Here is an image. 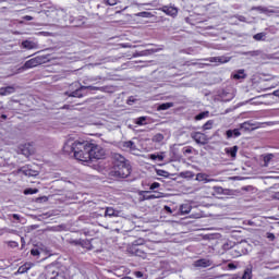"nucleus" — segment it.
Wrapping results in <instances>:
<instances>
[{"label": "nucleus", "mask_w": 279, "mask_h": 279, "mask_svg": "<svg viewBox=\"0 0 279 279\" xmlns=\"http://www.w3.org/2000/svg\"><path fill=\"white\" fill-rule=\"evenodd\" d=\"M165 210H167V213H171V207L165 206Z\"/></svg>", "instance_id": "obj_44"}, {"label": "nucleus", "mask_w": 279, "mask_h": 279, "mask_svg": "<svg viewBox=\"0 0 279 279\" xmlns=\"http://www.w3.org/2000/svg\"><path fill=\"white\" fill-rule=\"evenodd\" d=\"M94 90L95 87L93 86H82L80 89H76L75 92H72L71 97H82V90Z\"/></svg>", "instance_id": "obj_14"}, {"label": "nucleus", "mask_w": 279, "mask_h": 279, "mask_svg": "<svg viewBox=\"0 0 279 279\" xmlns=\"http://www.w3.org/2000/svg\"><path fill=\"white\" fill-rule=\"evenodd\" d=\"M167 173H168V172L165 171V170H158V171H157V174H158V175H167Z\"/></svg>", "instance_id": "obj_37"}, {"label": "nucleus", "mask_w": 279, "mask_h": 279, "mask_svg": "<svg viewBox=\"0 0 279 279\" xmlns=\"http://www.w3.org/2000/svg\"><path fill=\"white\" fill-rule=\"evenodd\" d=\"M155 189H160V183L154 182V183L150 185V191H155Z\"/></svg>", "instance_id": "obj_32"}, {"label": "nucleus", "mask_w": 279, "mask_h": 279, "mask_svg": "<svg viewBox=\"0 0 279 279\" xmlns=\"http://www.w3.org/2000/svg\"><path fill=\"white\" fill-rule=\"evenodd\" d=\"M197 182H204L205 184H208V182H216L217 180L210 179L208 174L206 173H197L196 174Z\"/></svg>", "instance_id": "obj_9"}, {"label": "nucleus", "mask_w": 279, "mask_h": 279, "mask_svg": "<svg viewBox=\"0 0 279 279\" xmlns=\"http://www.w3.org/2000/svg\"><path fill=\"white\" fill-rule=\"evenodd\" d=\"M63 151L69 156L73 154L74 158L81 162H90V160H102V158H106V150L101 146L73 138L66 140L63 145Z\"/></svg>", "instance_id": "obj_1"}, {"label": "nucleus", "mask_w": 279, "mask_h": 279, "mask_svg": "<svg viewBox=\"0 0 279 279\" xmlns=\"http://www.w3.org/2000/svg\"><path fill=\"white\" fill-rule=\"evenodd\" d=\"M231 77L233 80H245V77H247V74L245 73V70H236L232 72Z\"/></svg>", "instance_id": "obj_10"}, {"label": "nucleus", "mask_w": 279, "mask_h": 279, "mask_svg": "<svg viewBox=\"0 0 279 279\" xmlns=\"http://www.w3.org/2000/svg\"><path fill=\"white\" fill-rule=\"evenodd\" d=\"M157 160H159V162H162V160H165V156H162V155H157Z\"/></svg>", "instance_id": "obj_39"}, {"label": "nucleus", "mask_w": 279, "mask_h": 279, "mask_svg": "<svg viewBox=\"0 0 279 279\" xmlns=\"http://www.w3.org/2000/svg\"><path fill=\"white\" fill-rule=\"evenodd\" d=\"M149 191H141L140 195L142 197V202H145V199H160L165 197V194L162 192H154V194L148 195Z\"/></svg>", "instance_id": "obj_4"}, {"label": "nucleus", "mask_w": 279, "mask_h": 279, "mask_svg": "<svg viewBox=\"0 0 279 279\" xmlns=\"http://www.w3.org/2000/svg\"><path fill=\"white\" fill-rule=\"evenodd\" d=\"M120 147L123 151H136V144L132 141L121 142Z\"/></svg>", "instance_id": "obj_7"}, {"label": "nucleus", "mask_w": 279, "mask_h": 279, "mask_svg": "<svg viewBox=\"0 0 279 279\" xmlns=\"http://www.w3.org/2000/svg\"><path fill=\"white\" fill-rule=\"evenodd\" d=\"M191 137L193 138V141H195V143H197L198 145H206V143H208V137L206 136V134L201 133V132H195L191 134Z\"/></svg>", "instance_id": "obj_5"}, {"label": "nucleus", "mask_w": 279, "mask_h": 279, "mask_svg": "<svg viewBox=\"0 0 279 279\" xmlns=\"http://www.w3.org/2000/svg\"><path fill=\"white\" fill-rule=\"evenodd\" d=\"M267 239L274 241V239H276V235H274V233H267Z\"/></svg>", "instance_id": "obj_35"}, {"label": "nucleus", "mask_w": 279, "mask_h": 279, "mask_svg": "<svg viewBox=\"0 0 279 279\" xmlns=\"http://www.w3.org/2000/svg\"><path fill=\"white\" fill-rule=\"evenodd\" d=\"M147 121V117H140L135 120L136 125H145V122Z\"/></svg>", "instance_id": "obj_29"}, {"label": "nucleus", "mask_w": 279, "mask_h": 279, "mask_svg": "<svg viewBox=\"0 0 279 279\" xmlns=\"http://www.w3.org/2000/svg\"><path fill=\"white\" fill-rule=\"evenodd\" d=\"M108 5H117V0H107Z\"/></svg>", "instance_id": "obj_34"}, {"label": "nucleus", "mask_w": 279, "mask_h": 279, "mask_svg": "<svg viewBox=\"0 0 279 279\" xmlns=\"http://www.w3.org/2000/svg\"><path fill=\"white\" fill-rule=\"evenodd\" d=\"M1 119H4V120H5V119H8V116L2 114V116H1Z\"/></svg>", "instance_id": "obj_46"}, {"label": "nucleus", "mask_w": 279, "mask_h": 279, "mask_svg": "<svg viewBox=\"0 0 279 279\" xmlns=\"http://www.w3.org/2000/svg\"><path fill=\"white\" fill-rule=\"evenodd\" d=\"M191 153H192L191 148L185 149V154H191Z\"/></svg>", "instance_id": "obj_45"}, {"label": "nucleus", "mask_w": 279, "mask_h": 279, "mask_svg": "<svg viewBox=\"0 0 279 279\" xmlns=\"http://www.w3.org/2000/svg\"><path fill=\"white\" fill-rule=\"evenodd\" d=\"M150 160H158V155L151 154L149 155Z\"/></svg>", "instance_id": "obj_36"}, {"label": "nucleus", "mask_w": 279, "mask_h": 279, "mask_svg": "<svg viewBox=\"0 0 279 279\" xmlns=\"http://www.w3.org/2000/svg\"><path fill=\"white\" fill-rule=\"evenodd\" d=\"M31 254H32V256H40V250H38V248H33V250L31 251Z\"/></svg>", "instance_id": "obj_30"}, {"label": "nucleus", "mask_w": 279, "mask_h": 279, "mask_svg": "<svg viewBox=\"0 0 279 279\" xmlns=\"http://www.w3.org/2000/svg\"><path fill=\"white\" fill-rule=\"evenodd\" d=\"M14 219H19V215L14 214L13 215Z\"/></svg>", "instance_id": "obj_47"}, {"label": "nucleus", "mask_w": 279, "mask_h": 279, "mask_svg": "<svg viewBox=\"0 0 279 279\" xmlns=\"http://www.w3.org/2000/svg\"><path fill=\"white\" fill-rule=\"evenodd\" d=\"M21 153L23 156H32V146L29 144H25L21 147Z\"/></svg>", "instance_id": "obj_19"}, {"label": "nucleus", "mask_w": 279, "mask_h": 279, "mask_svg": "<svg viewBox=\"0 0 279 279\" xmlns=\"http://www.w3.org/2000/svg\"><path fill=\"white\" fill-rule=\"evenodd\" d=\"M227 138H239L241 136V130L239 129H233V130H228L226 132Z\"/></svg>", "instance_id": "obj_11"}, {"label": "nucleus", "mask_w": 279, "mask_h": 279, "mask_svg": "<svg viewBox=\"0 0 279 279\" xmlns=\"http://www.w3.org/2000/svg\"><path fill=\"white\" fill-rule=\"evenodd\" d=\"M242 130H250V122H244L241 124Z\"/></svg>", "instance_id": "obj_33"}, {"label": "nucleus", "mask_w": 279, "mask_h": 279, "mask_svg": "<svg viewBox=\"0 0 279 279\" xmlns=\"http://www.w3.org/2000/svg\"><path fill=\"white\" fill-rule=\"evenodd\" d=\"M32 269V264H24L17 269V274H27Z\"/></svg>", "instance_id": "obj_21"}, {"label": "nucleus", "mask_w": 279, "mask_h": 279, "mask_svg": "<svg viewBox=\"0 0 279 279\" xmlns=\"http://www.w3.org/2000/svg\"><path fill=\"white\" fill-rule=\"evenodd\" d=\"M12 93H14V87H12V86L0 88V95L2 97H5L8 95H12Z\"/></svg>", "instance_id": "obj_18"}, {"label": "nucleus", "mask_w": 279, "mask_h": 279, "mask_svg": "<svg viewBox=\"0 0 279 279\" xmlns=\"http://www.w3.org/2000/svg\"><path fill=\"white\" fill-rule=\"evenodd\" d=\"M132 173V166L121 154H113V169L111 175L114 178H129Z\"/></svg>", "instance_id": "obj_2"}, {"label": "nucleus", "mask_w": 279, "mask_h": 279, "mask_svg": "<svg viewBox=\"0 0 279 279\" xmlns=\"http://www.w3.org/2000/svg\"><path fill=\"white\" fill-rule=\"evenodd\" d=\"M45 60L47 58L43 56L35 57L24 63V65L21 68L22 71H27L29 69H36V66H40V64H45Z\"/></svg>", "instance_id": "obj_3"}, {"label": "nucleus", "mask_w": 279, "mask_h": 279, "mask_svg": "<svg viewBox=\"0 0 279 279\" xmlns=\"http://www.w3.org/2000/svg\"><path fill=\"white\" fill-rule=\"evenodd\" d=\"M209 112L208 111H203L201 113H198L196 117H195V120L196 121H202V119H207Z\"/></svg>", "instance_id": "obj_25"}, {"label": "nucleus", "mask_w": 279, "mask_h": 279, "mask_svg": "<svg viewBox=\"0 0 279 279\" xmlns=\"http://www.w3.org/2000/svg\"><path fill=\"white\" fill-rule=\"evenodd\" d=\"M169 108H173V102H165L159 105L158 110H169Z\"/></svg>", "instance_id": "obj_23"}, {"label": "nucleus", "mask_w": 279, "mask_h": 279, "mask_svg": "<svg viewBox=\"0 0 279 279\" xmlns=\"http://www.w3.org/2000/svg\"><path fill=\"white\" fill-rule=\"evenodd\" d=\"M165 141V135L162 133H157L153 136V143H162Z\"/></svg>", "instance_id": "obj_22"}, {"label": "nucleus", "mask_w": 279, "mask_h": 279, "mask_svg": "<svg viewBox=\"0 0 279 279\" xmlns=\"http://www.w3.org/2000/svg\"><path fill=\"white\" fill-rule=\"evenodd\" d=\"M191 210H193V206L191 205V203H184L180 206L181 215H189Z\"/></svg>", "instance_id": "obj_13"}, {"label": "nucleus", "mask_w": 279, "mask_h": 279, "mask_svg": "<svg viewBox=\"0 0 279 279\" xmlns=\"http://www.w3.org/2000/svg\"><path fill=\"white\" fill-rule=\"evenodd\" d=\"M226 155L231 158H236V153L239 151V146H232L225 149Z\"/></svg>", "instance_id": "obj_15"}, {"label": "nucleus", "mask_w": 279, "mask_h": 279, "mask_svg": "<svg viewBox=\"0 0 279 279\" xmlns=\"http://www.w3.org/2000/svg\"><path fill=\"white\" fill-rule=\"evenodd\" d=\"M36 193H38V189L28 187L24 190V195H36Z\"/></svg>", "instance_id": "obj_26"}, {"label": "nucleus", "mask_w": 279, "mask_h": 279, "mask_svg": "<svg viewBox=\"0 0 279 279\" xmlns=\"http://www.w3.org/2000/svg\"><path fill=\"white\" fill-rule=\"evenodd\" d=\"M52 279H66V277H64L63 272H57V275Z\"/></svg>", "instance_id": "obj_31"}, {"label": "nucleus", "mask_w": 279, "mask_h": 279, "mask_svg": "<svg viewBox=\"0 0 279 279\" xmlns=\"http://www.w3.org/2000/svg\"><path fill=\"white\" fill-rule=\"evenodd\" d=\"M228 267L229 269H236V266L234 264H229Z\"/></svg>", "instance_id": "obj_42"}, {"label": "nucleus", "mask_w": 279, "mask_h": 279, "mask_svg": "<svg viewBox=\"0 0 279 279\" xmlns=\"http://www.w3.org/2000/svg\"><path fill=\"white\" fill-rule=\"evenodd\" d=\"M136 278H143V274L141 271H135Z\"/></svg>", "instance_id": "obj_40"}, {"label": "nucleus", "mask_w": 279, "mask_h": 279, "mask_svg": "<svg viewBox=\"0 0 279 279\" xmlns=\"http://www.w3.org/2000/svg\"><path fill=\"white\" fill-rule=\"evenodd\" d=\"M137 16H141L142 19H151V13L147 11H143L137 13Z\"/></svg>", "instance_id": "obj_28"}, {"label": "nucleus", "mask_w": 279, "mask_h": 279, "mask_svg": "<svg viewBox=\"0 0 279 279\" xmlns=\"http://www.w3.org/2000/svg\"><path fill=\"white\" fill-rule=\"evenodd\" d=\"M264 160H265V162H269V160H271V155L266 156V157L264 158Z\"/></svg>", "instance_id": "obj_41"}, {"label": "nucleus", "mask_w": 279, "mask_h": 279, "mask_svg": "<svg viewBox=\"0 0 279 279\" xmlns=\"http://www.w3.org/2000/svg\"><path fill=\"white\" fill-rule=\"evenodd\" d=\"M24 21H34V17L31 15H25Z\"/></svg>", "instance_id": "obj_38"}, {"label": "nucleus", "mask_w": 279, "mask_h": 279, "mask_svg": "<svg viewBox=\"0 0 279 279\" xmlns=\"http://www.w3.org/2000/svg\"><path fill=\"white\" fill-rule=\"evenodd\" d=\"M213 125H215V121L209 120L203 125V130H213Z\"/></svg>", "instance_id": "obj_27"}, {"label": "nucleus", "mask_w": 279, "mask_h": 279, "mask_svg": "<svg viewBox=\"0 0 279 279\" xmlns=\"http://www.w3.org/2000/svg\"><path fill=\"white\" fill-rule=\"evenodd\" d=\"M22 47H23L24 49H29V50H32V49H38V46L36 45V43L29 41V40L23 41V43H22Z\"/></svg>", "instance_id": "obj_17"}, {"label": "nucleus", "mask_w": 279, "mask_h": 279, "mask_svg": "<svg viewBox=\"0 0 279 279\" xmlns=\"http://www.w3.org/2000/svg\"><path fill=\"white\" fill-rule=\"evenodd\" d=\"M194 265L196 267H203V268H206V267H210V265H213V263L210 262V259H207V258H203V259H198L194 263Z\"/></svg>", "instance_id": "obj_12"}, {"label": "nucleus", "mask_w": 279, "mask_h": 279, "mask_svg": "<svg viewBox=\"0 0 279 279\" xmlns=\"http://www.w3.org/2000/svg\"><path fill=\"white\" fill-rule=\"evenodd\" d=\"M230 59L226 58V57H211L209 58V62H216L219 64H226V62H229Z\"/></svg>", "instance_id": "obj_16"}, {"label": "nucleus", "mask_w": 279, "mask_h": 279, "mask_svg": "<svg viewBox=\"0 0 279 279\" xmlns=\"http://www.w3.org/2000/svg\"><path fill=\"white\" fill-rule=\"evenodd\" d=\"M21 173L27 175L28 178H36L38 175V171L29 168V166H24L20 169Z\"/></svg>", "instance_id": "obj_8"}, {"label": "nucleus", "mask_w": 279, "mask_h": 279, "mask_svg": "<svg viewBox=\"0 0 279 279\" xmlns=\"http://www.w3.org/2000/svg\"><path fill=\"white\" fill-rule=\"evenodd\" d=\"M159 10L160 12H163V14H167V16H171L172 19H175V16H178V8L173 5H163Z\"/></svg>", "instance_id": "obj_6"}, {"label": "nucleus", "mask_w": 279, "mask_h": 279, "mask_svg": "<svg viewBox=\"0 0 279 279\" xmlns=\"http://www.w3.org/2000/svg\"><path fill=\"white\" fill-rule=\"evenodd\" d=\"M240 21H245V17H243V16H240Z\"/></svg>", "instance_id": "obj_48"}, {"label": "nucleus", "mask_w": 279, "mask_h": 279, "mask_svg": "<svg viewBox=\"0 0 279 279\" xmlns=\"http://www.w3.org/2000/svg\"><path fill=\"white\" fill-rule=\"evenodd\" d=\"M272 95H274L275 97H279V89L275 90V92L272 93Z\"/></svg>", "instance_id": "obj_43"}, {"label": "nucleus", "mask_w": 279, "mask_h": 279, "mask_svg": "<svg viewBox=\"0 0 279 279\" xmlns=\"http://www.w3.org/2000/svg\"><path fill=\"white\" fill-rule=\"evenodd\" d=\"M266 37H267V34L265 33H257L253 36L254 40H257V41L265 40Z\"/></svg>", "instance_id": "obj_24"}, {"label": "nucleus", "mask_w": 279, "mask_h": 279, "mask_svg": "<svg viewBox=\"0 0 279 279\" xmlns=\"http://www.w3.org/2000/svg\"><path fill=\"white\" fill-rule=\"evenodd\" d=\"M105 217H119V211L114 210L112 207H107Z\"/></svg>", "instance_id": "obj_20"}]
</instances>
